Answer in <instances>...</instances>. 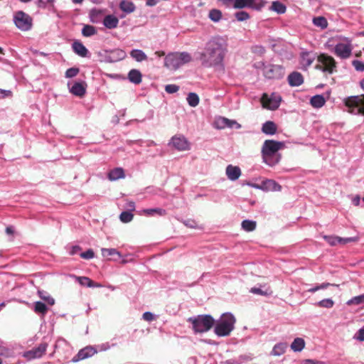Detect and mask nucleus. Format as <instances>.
<instances>
[{
    "label": "nucleus",
    "instance_id": "f257e3e1",
    "mask_svg": "<svg viewBox=\"0 0 364 364\" xmlns=\"http://www.w3.org/2000/svg\"><path fill=\"white\" fill-rule=\"evenodd\" d=\"M227 53L226 40L222 36H216L205 43L204 50L198 53V59L205 68L224 69V60Z\"/></svg>",
    "mask_w": 364,
    "mask_h": 364
},
{
    "label": "nucleus",
    "instance_id": "f03ea898",
    "mask_svg": "<svg viewBox=\"0 0 364 364\" xmlns=\"http://www.w3.org/2000/svg\"><path fill=\"white\" fill-rule=\"evenodd\" d=\"M284 146V142L270 139L265 140L261 150L263 162L269 166L277 165L281 159L279 151Z\"/></svg>",
    "mask_w": 364,
    "mask_h": 364
},
{
    "label": "nucleus",
    "instance_id": "7ed1b4c3",
    "mask_svg": "<svg viewBox=\"0 0 364 364\" xmlns=\"http://www.w3.org/2000/svg\"><path fill=\"white\" fill-rule=\"evenodd\" d=\"M236 319L229 312L223 314L220 318L215 321L214 333L218 337L228 336L235 328Z\"/></svg>",
    "mask_w": 364,
    "mask_h": 364
},
{
    "label": "nucleus",
    "instance_id": "20e7f679",
    "mask_svg": "<svg viewBox=\"0 0 364 364\" xmlns=\"http://www.w3.org/2000/svg\"><path fill=\"white\" fill-rule=\"evenodd\" d=\"M192 60L191 55L188 52H175L168 53L165 59V66L176 70Z\"/></svg>",
    "mask_w": 364,
    "mask_h": 364
},
{
    "label": "nucleus",
    "instance_id": "39448f33",
    "mask_svg": "<svg viewBox=\"0 0 364 364\" xmlns=\"http://www.w3.org/2000/svg\"><path fill=\"white\" fill-rule=\"evenodd\" d=\"M188 321L191 323L193 329L196 333L207 332L210 330L215 324V319L209 314L190 317Z\"/></svg>",
    "mask_w": 364,
    "mask_h": 364
},
{
    "label": "nucleus",
    "instance_id": "423d86ee",
    "mask_svg": "<svg viewBox=\"0 0 364 364\" xmlns=\"http://www.w3.org/2000/svg\"><path fill=\"white\" fill-rule=\"evenodd\" d=\"M257 68L262 69L263 75L267 79L279 80L284 75V68L282 65L259 62Z\"/></svg>",
    "mask_w": 364,
    "mask_h": 364
},
{
    "label": "nucleus",
    "instance_id": "0eeeda50",
    "mask_svg": "<svg viewBox=\"0 0 364 364\" xmlns=\"http://www.w3.org/2000/svg\"><path fill=\"white\" fill-rule=\"evenodd\" d=\"M344 104L350 113L364 115V95L348 97Z\"/></svg>",
    "mask_w": 364,
    "mask_h": 364
},
{
    "label": "nucleus",
    "instance_id": "6e6552de",
    "mask_svg": "<svg viewBox=\"0 0 364 364\" xmlns=\"http://www.w3.org/2000/svg\"><path fill=\"white\" fill-rule=\"evenodd\" d=\"M315 68L323 73L332 74L336 70V62L333 57L322 53L317 57Z\"/></svg>",
    "mask_w": 364,
    "mask_h": 364
},
{
    "label": "nucleus",
    "instance_id": "1a4fd4ad",
    "mask_svg": "<svg viewBox=\"0 0 364 364\" xmlns=\"http://www.w3.org/2000/svg\"><path fill=\"white\" fill-rule=\"evenodd\" d=\"M261 102L264 108L276 110L280 105L282 97L277 92H272L270 95L264 93L262 96Z\"/></svg>",
    "mask_w": 364,
    "mask_h": 364
},
{
    "label": "nucleus",
    "instance_id": "9d476101",
    "mask_svg": "<svg viewBox=\"0 0 364 364\" xmlns=\"http://www.w3.org/2000/svg\"><path fill=\"white\" fill-rule=\"evenodd\" d=\"M353 50L351 40L345 38V42L338 43L333 49L334 54L341 59H347L350 57Z\"/></svg>",
    "mask_w": 364,
    "mask_h": 364
},
{
    "label": "nucleus",
    "instance_id": "9b49d317",
    "mask_svg": "<svg viewBox=\"0 0 364 364\" xmlns=\"http://www.w3.org/2000/svg\"><path fill=\"white\" fill-rule=\"evenodd\" d=\"M15 25L21 31H28L32 26V18L23 11H17L14 16Z\"/></svg>",
    "mask_w": 364,
    "mask_h": 364
},
{
    "label": "nucleus",
    "instance_id": "f8f14e48",
    "mask_svg": "<svg viewBox=\"0 0 364 364\" xmlns=\"http://www.w3.org/2000/svg\"><path fill=\"white\" fill-rule=\"evenodd\" d=\"M168 145L173 146L178 151H186L190 149V144L187 139L183 135L173 136Z\"/></svg>",
    "mask_w": 364,
    "mask_h": 364
},
{
    "label": "nucleus",
    "instance_id": "ddd939ff",
    "mask_svg": "<svg viewBox=\"0 0 364 364\" xmlns=\"http://www.w3.org/2000/svg\"><path fill=\"white\" fill-rule=\"evenodd\" d=\"M48 343L46 342H42L37 347L25 352L23 356L28 360L41 358L46 353Z\"/></svg>",
    "mask_w": 364,
    "mask_h": 364
},
{
    "label": "nucleus",
    "instance_id": "4468645a",
    "mask_svg": "<svg viewBox=\"0 0 364 364\" xmlns=\"http://www.w3.org/2000/svg\"><path fill=\"white\" fill-rule=\"evenodd\" d=\"M251 186L262 190L264 191H279L282 189V186L274 180L267 179L260 184H253Z\"/></svg>",
    "mask_w": 364,
    "mask_h": 364
},
{
    "label": "nucleus",
    "instance_id": "2eb2a0df",
    "mask_svg": "<svg viewBox=\"0 0 364 364\" xmlns=\"http://www.w3.org/2000/svg\"><path fill=\"white\" fill-rule=\"evenodd\" d=\"M97 350L93 346H87L80 349L78 353L74 357H73L71 361L73 363H77L80 360L89 358L97 353Z\"/></svg>",
    "mask_w": 364,
    "mask_h": 364
},
{
    "label": "nucleus",
    "instance_id": "dca6fc26",
    "mask_svg": "<svg viewBox=\"0 0 364 364\" xmlns=\"http://www.w3.org/2000/svg\"><path fill=\"white\" fill-rule=\"evenodd\" d=\"M68 87L69 92L76 97H82L86 93L87 84L84 81L75 82L73 85L68 82Z\"/></svg>",
    "mask_w": 364,
    "mask_h": 364
},
{
    "label": "nucleus",
    "instance_id": "f3484780",
    "mask_svg": "<svg viewBox=\"0 0 364 364\" xmlns=\"http://www.w3.org/2000/svg\"><path fill=\"white\" fill-rule=\"evenodd\" d=\"M316 54L313 52L303 50L300 53V65L303 70H306L315 60Z\"/></svg>",
    "mask_w": 364,
    "mask_h": 364
},
{
    "label": "nucleus",
    "instance_id": "a211bd4d",
    "mask_svg": "<svg viewBox=\"0 0 364 364\" xmlns=\"http://www.w3.org/2000/svg\"><path fill=\"white\" fill-rule=\"evenodd\" d=\"M126 57V53L121 49H114L107 52L105 60L108 63H115L123 60Z\"/></svg>",
    "mask_w": 364,
    "mask_h": 364
},
{
    "label": "nucleus",
    "instance_id": "6ab92c4d",
    "mask_svg": "<svg viewBox=\"0 0 364 364\" xmlns=\"http://www.w3.org/2000/svg\"><path fill=\"white\" fill-rule=\"evenodd\" d=\"M287 80L288 83L291 87H298L304 82L303 75L297 71H294L290 73Z\"/></svg>",
    "mask_w": 364,
    "mask_h": 364
},
{
    "label": "nucleus",
    "instance_id": "aec40b11",
    "mask_svg": "<svg viewBox=\"0 0 364 364\" xmlns=\"http://www.w3.org/2000/svg\"><path fill=\"white\" fill-rule=\"evenodd\" d=\"M225 173L228 179L230 181H236L241 175V170L238 166L228 165L226 167Z\"/></svg>",
    "mask_w": 364,
    "mask_h": 364
},
{
    "label": "nucleus",
    "instance_id": "412c9836",
    "mask_svg": "<svg viewBox=\"0 0 364 364\" xmlns=\"http://www.w3.org/2000/svg\"><path fill=\"white\" fill-rule=\"evenodd\" d=\"M73 51L80 57H86L89 53L86 47L79 41H75L72 44Z\"/></svg>",
    "mask_w": 364,
    "mask_h": 364
},
{
    "label": "nucleus",
    "instance_id": "4be33fe9",
    "mask_svg": "<svg viewBox=\"0 0 364 364\" xmlns=\"http://www.w3.org/2000/svg\"><path fill=\"white\" fill-rule=\"evenodd\" d=\"M118 23V18L112 14L105 16L103 20V25L108 29H113L117 28Z\"/></svg>",
    "mask_w": 364,
    "mask_h": 364
},
{
    "label": "nucleus",
    "instance_id": "5701e85b",
    "mask_svg": "<svg viewBox=\"0 0 364 364\" xmlns=\"http://www.w3.org/2000/svg\"><path fill=\"white\" fill-rule=\"evenodd\" d=\"M141 213L143 215L148 217L155 215L164 216L166 215V210L160 208L144 209L141 210Z\"/></svg>",
    "mask_w": 364,
    "mask_h": 364
},
{
    "label": "nucleus",
    "instance_id": "b1692460",
    "mask_svg": "<svg viewBox=\"0 0 364 364\" xmlns=\"http://www.w3.org/2000/svg\"><path fill=\"white\" fill-rule=\"evenodd\" d=\"M287 348V343H278L275 344L270 353L271 355L274 356H280L283 355Z\"/></svg>",
    "mask_w": 364,
    "mask_h": 364
},
{
    "label": "nucleus",
    "instance_id": "393cba45",
    "mask_svg": "<svg viewBox=\"0 0 364 364\" xmlns=\"http://www.w3.org/2000/svg\"><path fill=\"white\" fill-rule=\"evenodd\" d=\"M101 252L102 255L104 257H108L109 256H117V258L112 259L114 261H117L122 257L121 253L119 251H117L115 248H102Z\"/></svg>",
    "mask_w": 364,
    "mask_h": 364
},
{
    "label": "nucleus",
    "instance_id": "a878e982",
    "mask_svg": "<svg viewBox=\"0 0 364 364\" xmlns=\"http://www.w3.org/2000/svg\"><path fill=\"white\" fill-rule=\"evenodd\" d=\"M124 172L122 168H115L108 173V178L110 181H116L124 178Z\"/></svg>",
    "mask_w": 364,
    "mask_h": 364
},
{
    "label": "nucleus",
    "instance_id": "bb28decb",
    "mask_svg": "<svg viewBox=\"0 0 364 364\" xmlns=\"http://www.w3.org/2000/svg\"><path fill=\"white\" fill-rule=\"evenodd\" d=\"M262 131L267 135H273L277 132L276 124L272 121H267L263 124Z\"/></svg>",
    "mask_w": 364,
    "mask_h": 364
},
{
    "label": "nucleus",
    "instance_id": "cd10ccee",
    "mask_svg": "<svg viewBox=\"0 0 364 364\" xmlns=\"http://www.w3.org/2000/svg\"><path fill=\"white\" fill-rule=\"evenodd\" d=\"M326 102V100L324 97L321 95H316L313 96L310 100L311 105L314 108H321L322 107Z\"/></svg>",
    "mask_w": 364,
    "mask_h": 364
},
{
    "label": "nucleus",
    "instance_id": "c85d7f7f",
    "mask_svg": "<svg viewBox=\"0 0 364 364\" xmlns=\"http://www.w3.org/2000/svg\"><path fill=\"white\" fill-rule=\"evenodd\" d=\"M78 282L82 285L87 287H101L102 285L99 283L94 282L90 278L87 277H77Z\"/></svg>",
    "mask_w": 364,
    "mask_h": 364
},
{
    "label": "nucleus",
    "instance_id": "c756f323",
    "mask_svg": "<svg viewBox=\"0 0 364 364\" xmlns=\"http://www.w3.org/2000/svg\"><path fill=\"white\" fill-rule=\"evenodd\" d=\"M129 80L134 84H139L141 82V74L138 70L132 69L128 73Z\"/></svg>",
    "mask_w": 364,
    "mask_h": 364
},
{
    "label": "nucleus",
    "instance_id": "7c9ffc66",
    "mask_svg": "<svg viewBox=\"0 0 364 364\" xmlns=\"http://www.w3.org/2000/svg\"><path fill=\"white\" fill-rule=\"evenodd\" d=\"M48 306L41 301H36L33 303V311L38 314L44 316L48 312Z\"/></svg>",
    "mask_w": 364,
    "mask_h": 364
},
{
    "label": "nucleus",
    "instance_id": "2f4dec72",
    "mask_svg": "<svg viewBox=\"0 0 364 364\" xmlns=\"http://www.w3.org/2000/svg\"><path fill=\"white\" fill-rule=\"evenodd\" d=\"M305 347V341L301 338H296L291 344V348L294 352H300Z\"/></svg>",
    "mask_w": 364,
    "mask_h": 364
},
{
    "label": "nucleus",
    "instance_id": "473e14b6",
    "mask_svg": "<svg viewBox=\"0 0 364 364\" xmlns=\"http://www.w3.org/2000/svg\"><path fill=\"white\" fill-rule=\"evenodd\" d=\"M130 55L137 62H142L147 59V56L144 51L139 49H134L130 52Z\"/></svg>",
    "mask_w": 364,
    "mask_h": 364
},
{
    "label": "nucleus",
    "instance_id": "72a5a7b5",
    "mask_svg": "<svg viewBox=\"0 0 364 364\" xmlns=\"http://www.w3.org/2000/svg\"><path fill=\"white\" fill-rule=\"evenodd\" d=\"M252 358L248 355H241L237 358H231L225 361L226 364H242L245 361L251 360Z\"/></svg>",
    "mask_w": 364,
    "mask_h": 364
},
{
    "label": "nucleus",
    "instance_id": "f704fd0d",
    "mask_svg": "<svg viewBox=\"0 0 364 364\" xmlns=\"http://www.w3.org/2000/svg\"><path fill=\"white\" fill-rule=\"evenodd\" d=\"M227 118L225 117H217L213 122V127L217 129H223L227 127Z\"/></svg>",
    "mask_w": 364,
    "mask_h": 364
},
{
    "label": "nucleus",
    "instance_id": "c9c22d12",
    "mask_svg": "<svg viewBox=\"0 0 364 364\" xmlns=\"http://www.w3.org/2000/svg\"><path fill=\"white\" fill-rule=\"evenodd\" d=\"M119 8L122 11L127 14L133 12L136 9L135 5L132 2L126 1H121Z\"/></svg>",
    "mask_w": 364,
    "mask_h": 364
},
{
    "label": "nucleus",
    "instance_id": "e433bc0d",
    "mask_svg": "<svg viewBox=\"0 0 364 364\" xmlns=\"http://www.w3.org/2000/svg\"><path fill=\"white\" fill-rule=\"evenodd\" d=\"M271 9L279 14H283L286 12V6L280 1H273L271 6Z\"/></svg>",
    "mask_w": 364,
    "mask_h": 364
},
{
    "label": "nucleus",
    "instance_id": "4c0bfd02",
    "mask_svg": "<svg viewBox=\"0 0 364 364\" xmlns=\"http://www.w3.org/2000/svg\"><path fill=\"white\" fill-rule=\"evenodd\" d=\"M313 23L314 26L319 27L321 29H325L328 26V22L323 16H316L313 18Z\"/></svg>",
    "mask_w": 364,
    "mask_h": 364
},
{
    "label": "nucleus",
    "instance_id": "58836bf2",
    "mask_svg": "<svg viewBox=\"0 0 364 364\" xmlns=\"http://www.w3.org/2000/svg\"><path fill=\"white\" fill-rule=\"evenodd\" d=\"M38 295L42 300L47 302L48 304L50 306L54 305L55 299L53 297H51L48 292L43 290H38Z\"/></svg>",
    "mask_w": 364,
    "mask_h": 364
},
{
    "label": "nucleus",
    "instance_id": "ea45409f",
    "mask_svg": "<svg viewBox=\"0 0 364 364\" xmlns=\"http://www.w3.org/2000/svg\"><path fill=\"white\" fill-rule=\"evenodd\" d=\"M242 228L247 231V232H251L255 230L257 223L254 220H244L242 222Z\"/></svg>",
    "mask_w": 364,
    "mask_h": 364
},
{
    "label": "nucleus",
    "instance_id": "a19ab883",
    "mask_svg": "<svg viewBox=\"0 0 364 364\" xmlns=\"http://www.w3.org/2000/svg\"><path fill=\"white\" fill-rule=\"evenodd\" d=\"M208 17L212 21L215 23L219 22L222 18V12L219 9H211L209 11Z\"/></svg>",
    "mask_w": 364,
    "mask_h": 364
},
{
    "label": "nucleus",
    "instance_id": "79ce46f5",
    "mask_svg": "<svg viewBox=\"0 0 364 364\" xmlns=\"http://www.w3.org/2000/svg\"><path fill=\"white\" fill-rule=\"evenodd\" d=\"M186 100L188 105L192 107H196L199 104V97L196 93L190 92Z\"/></svg>",
    "mask_w": 364,
    "mask_h": 364
},
{
    "label": "nucleus",
    "instance_id": "37998d69",
    "mask_svg": "<svg viewBox=\"0 0 364 364\" xmlns=\"http://www.w3.org/2000/svg\"><path fill=\"white\" fill-rule=\"evenodd\" d=\"M346 304L348 306L364 305V294L351 298L346 302Z\"/></svg>",
    "mask_w": 364,
    "mask_h": 364
},
{
    "label": "nucleus",
    "instance_id": "c03bdc74",
    "mask_svg": "<svg viewBox=\"0 0 364 364\" xmlns=\"http://www.w3.org/2000/svg\"><path fill=\"white\" fill-rule=\"evenodd\" d=\"M97 33L95 27L91 25H85L82 29V34L85 37H90Z\"/></svg>",
    "mask_w": 364,
    "mask_h": 364
},
{
    "label": "nucleus",
    "instance_id": "a18cd8bd",
    "mask_svg": "<svg viewBox=\"0 0 364 364\" xmlns=\"http://www.w3.org/2000/svg\"><path fill=\"white\" fill-rule=\"evenodd\" d=\"M133 217L134 215L131 212L123 211L119 215V219L122 223H127L131 222Z\"/></svg>",
    "mask_w": 364,
    "mask_h": 364
},
{
    "label": "nucleus",
    "instance_id": "49530a36",
    "mask_svg": "<svg viewBox=\"0 0 364 364\" xmlns=\"http://www.w3.org/2000/svg\"><path fill=\"white\" fill-rule=\"evenodd\" d=\"M317 306L320 307L331 309L334 305V301L331 299H324L319 301L317 304Z\"/></svg>",
    "mask_w": 364,
    "mask_h": 364
},
{
    "label": "nucleus",
    "instance_id": "de8ad7c7",
    "mask_svg": "<svg viewBox=\"0 0 364 364\" xmlns=\"http://www.w3.org/2000/svg\"><path fill=\"white\" fill-rule=\"evenodd\" d=\"M250 8L260 10L265 4V0H250Z\"/></svg>",
    "mask_w": 364,
    "mask_h": 364
},
{
    "label": "nucleus",
    "instance_id": "09e8293b",
    "mask_svg": "<svg viewBox=\"0 0 364 364\" xmlns=\"http://www.w3.org/2000/svg\"><path fill=\"white\" fill-rule=\"evenodd\" d=\"M233 6L235 9L250 8V0H235Z\"/></svg>",
    "mask_w": 364,
    "mask_h": 364
},
{
    "label": "nucleus",
    "instance_id": "8fccbe9b",
    "mask_svg": "<svg viewBox=\"0 0 364 364\" xmlns=\"http://www.w3.org/2000/svg\"><path fill=\"white\" fill-rule=\"evenodd\" d=\"M80 72V69L78 68H68L65 73V77L66 78H73L74 77H75Z\"/></svg>",
    "mask_w": 364,
    "mask_h": 364
},
{
    "label": "nucleus",
    "instance_id": "3c124183",
    "mask_svg": "<svg viewBox=\"0 0 364 364\" xmlns=\"http://www.w3.org/2000/svg\"><path fill=\"white\" fill-rule=\"evenodd\" d=\"M235 16L238 21H243L250 18L249 14L244 11L236 12Z\"/></svg>",
    "mask_w": 364,
    "mask_h": 364
},
{
    "label": "nucleus",
    "instance_id": "603ef678",
    "mask_svg": "<svg viewBox=\"0 0 364 364\" xmlns=\"http://www.w3.org/2000/svg\"><path fill=\"white\" fill-rule=\"evenodd\" d=\"M55 0H38L37 5L40 8L45 9L48 5L53 6Z\"/></svg>",
    "mask_w": 364,
    "mask_h": 364
},
{
    "label": "nucleus",
    "instance_id": "864d4df0",
    "mask_svg": "<svg viewBox=\"0 0 364 364\" xmlns=\"http://www.w3.org/2000/svg\"><path fill=\"white\" fill-rule=\"evenodd\" d=\"M324 238L331 245H336L340 242V237L338 236H325Z\"/></svg>",
    "mask_w": 364,
    "mask_h": 364
},
{
    "label": "nucleus",
    "instance_id": "5fc2aeb1",
    "mask_svg": "<svg viewBox=\"0 0 364 364\" xmlns=\"http://www.w3.org/2000/svg\"><path fill=\"white\" fill-rule=\"evenodd\" d=\"M352 65H353L354 68L359 72L364 71V63L358 60H354L352 62Z\"/></svg>",
    "mask_w": 364,
    "mask_h": 364
},
{
    "label": "nucleus",
    "instance_id": "6e6d98bb",
    "mask_svg": "<svg viewBox=\"0 0 364 364\" xmlns=\"http://www.w3.org/2000/svg\"><path fill=\"white\" fill-rule=\"evenodd\" d=\"M80 257L85 259H90L95 257V252L92 249H88L87 251L80 253Z\"/></svg>",
    "mask_w": 364,
    "mask_h": 364
},
{
    "label": "nucleus",
    "instance_id": "4d7b16f0",
    "mask_svg": "<svg viewBox=\"0 0 364 364\" xmlns=\"http://www.w3.org/2000/svg\"><path fill=\"white\" fill-rule=\"evenodd\" d=\"M178 90H179V87L176 85H173V84L167 85L165 87L166 92L169 93V94L175 93Z\"/></svg>",
    "mask_w": 364,
    "mask_h": 364
},
{
    "label": "nucleus",
    "instance_id": "13d9d810",
    "mask_svg": "<svg viewBox=\"0 0 364 364\" xmlns=\"http://www.w3.org/2000/svg\"><path fill=\"white\" fill-rule=\"evenodd\" d=\"M227 127L228 128H233L238 129L241 128V124L237 123V121L234 119H230L227 118Z\"/></svg>",
    "mask_w": 364,
    "mask_h": 364
},
{
    "label": "nucleus",
    "instance_id": "bf43d9fd",
    "mask_svg": "<svg viewBox=\"0 0 364 364\" xmlns=\"http://www.w3.org/2000/svg\"><path fill=\"white\" fill-rule=\"evenodd\" d=\"M357 240H358V238L355 237H340L339 244L346 245L348 242H355Z\"/></svg>",
    "mask_w": 364,
    "mask_h": 364
},
{
    "label": "nucleus",
    "instance_id": "052dcab7",
    "mask_svg": "<svg viewBox=\"0 0 364 364\" xmlns=\"http://www.w3.org/2000/svg\"><path fill=\"white\" fill-rule=\"evenodd\" d=\"M142 318L146 321H152L155 319V315L149 311H146L143 314Z\"/></svg>",
    "mask_w": 364,
    "mask_h": 364
},
{
    "label": "nucleus",
    "instance_id": "680f3d73",
    "mask_svg": "<svg viewBox=\"0 0 364 364\" xmlns=\"http://www.w3.org/2000/svg\"><path fill=\"white\" fill-rule=\"evenodd\" d=\"M252 50L253 53L259 54V55H262L265 52L264 48L263 46H259V45H256V46H253Z\"/></svg>",
    "mask_w": 364,
    "mask_h": 364
},
{
    "label": "nucleus",
    "instance_id": "e2e57ef3",
    "mask_svg": "<svg viewBox=\"0 0 364 364\" xmlns=\"http://www.w3.org/2000/svg\"><path fill=\"white\" fill-rule=\"evenodd\" d=\"M12 96V92L9 90H3L0 88V99H4Z\"/></svg>",
    "mask_w": 364,
    "mask_h": 364
},
{
    "label": "nucleus",
    "instance_id": "0e129e2a",
    "mask_svg": "<svg viewBox=\"0 0 364 364\" xmlns=\"http://www.w3.org/2000/svg\"><path fill=\"white\" fill-rule=\"evenodd\" d=\"M81 250V247L79 245L71 246L68 250V253L70 255H75Z\"/></svg>",
    "mask_w": 364,
    "mask_h": 364
},
{
    "label": "nucleus",
    "instance_id": "69168bd1",
    "mask_svg": "<svg viewBox=\"0 0 364 364\" xmlns=\"http://www.w3.org/2000/svg\"><path fill=\"white\" fill-rule=\"evenodd\" d=\"M354 338L359 341H364V328H360L354 336Z\"/></svg>",
    "mask_w": 364,
    "mask_h": 364
},
{
    "label": "nucleus",
    "instance_id": "338daca9",
    "mask_svg": "<svg viewBox=\"0 0 364 364\" xmlns=\"http://www.w3.org/2000/svg\"><path fill=\"white\" fill-rule=\"evenodd\" d=\"M183 223L186 226L191 228H194L196 226V223L193 220H190V219L186 220H183Z\"/></svg>",
    "mask_w": 364,
    "mask_h": 364
},
{
    "label": "nucleus",
    "instance_id": "774afa93",
    "mask_svg": "<svg viewBox=\"0 0 364 364\" xmlns=\"http://www.w3.org/2000/svg\"><path fill=\"white\" fill-rule=\"evenodd\" d=\"M305 364H323L322 361L307 359L305 360Z\"/></svg>",
    "mask_w": 364,
    "mask_h": 364
}]
</instances>
